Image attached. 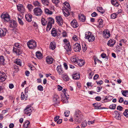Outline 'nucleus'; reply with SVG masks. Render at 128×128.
Returning a JSON list of instances; mask_svg holds the SVG:
<instances>
[{
    "mask_svg": "<svg viewBox=\"0 0 128 128\" xmlns=\"http://www.w3.org/2000/svg\"><path fill=\"white\" fill-rule=\"evenodd\" d=\"M4 59L3 56H0V65L4 64Z\"/></svg>",
    "mask_w": 128,
    "mask_h": 128,
    "instance_id": "nucleus-29",
    "label": "nucleus"
},
{
    "mask_svg": "<svg viewBox=\"0 0 128 128\" xmlns=\"http://www.w3.org/2000/svg\"><path fill=\"white\" fill-rule=\"evenodd\" d=\"M103 36L105 38H108L110 36V31L108 30H104L103 32Z\"/></svg>",
    "mask_w": 128,
    "mask_h": 128,
    "instance_id": "nucleus-13",
    "label": "nucleus"
},
{
    "mask_svg": "<svg viewBox=\"0 0 128 128\" xmlns=\"http://www.w3.org/2000/svg\"><path fill=\"white\" fill-rule=\"evenodd\" d=\"M6 30L5 28L3 29H0V36L1 37L4 36L6 35Z\"/></svg>",
    "mask_w": 128,
    "mask_h": 128,
    "instance_id": "nucleus-22",
    "label": "nucleus"
},
{
    "mask_svg": "<svg viewBox=\"0 0 128 128\" xmlns=\"http://www.w3.org/2000/svg\"><path fill=\"white\" fill-rule=\"evenodd\" d=\"M41 22L42 25L44 26H45L47 22L46 20L44 18L42 19Z\"/></svg>",
    "mask_w": 128,
    "mask_h": 128,
    "instance_id": "nucleus-40",
    "label": "nucleus"
},
{
    "mask_svg": "<svg viewBox=\"0 0 128 128\" xmlns=\"http://www.w3.org/2000/svg\"><path fill=\"white\" fill-rule=\"evenodd\" d=\"M117 15V14L116 13L112 14L111 15V18L112 19L115 18H116Z\"/></svg>",
    "mask_w": 128,
    "mask_h": 128,
    "instance_id": "nucleus-52",
    "label": "nucleus"
},
{
    "mask_svg": "<svg viewBox=\"0 0 128 128\" xmlns=\"http://www.w3.org/2000/svg\"><path fill=\"white\" fill-rule=\"evenodd\" d=\"M36 57L39 59L42 58V55L41 53L39 52H36Z\"/></svg>",
    "mask_w": 128,
    "mask_h": 128,
    "instance_id": "nucleus-33",
    "label": "nucleus"
},
{
    "mask_svg": "<svg viewBox=\"0 0 128 128\" xmlns=\"http://www.w3.org/2000/svg\"><path fill=\"white\" fill-rule=\"evenodd\" d=\"M71 24L72 27L74 28H76L78 26V23L75 20H74L71 22Z\"/></svg>",
    "mask_w": 128,
    "mask_h": 128,
    "instance_id": "nucleus-21",
    "label": "nucleus"
},
{
    "mask_svg": "<svg viewBox=\"0 0 128 128\" xmlns=\"http://www.w3.org/2000/svg\"><path fill=\"white\" fill-rule=\"evenodd\" d=\"M77 63L79 66H82L84 64V61L80 59L78 60V62H77Z\"/></svg>",
    "mask_w": 128,
    "mask_h": 128,
    "instance_id": "nucleus-37",
    "label": "nucleus"
},
{
    "mask_svg": "<svg viewBox=\"0 0 128 128\" xmlns=\"http://www.w3.org/2000/svg\"><path fill=\"white\" fill-rule=\"evenodd\" d=\"M72 77L74 80L79 79L80 78V74L78 73H76L72 75Z\"/></svg>",
    "mask_w": 128,
    "mask_h": 128,
    "instance_id": "nucleus-27",
    "label": "nucleus"
},
{
    "mask_svg": "<svg viewBox=\"0 0 128 128\" xmlns=\"http://www.w3.org/2000/svg\"><path fill=\"white\" fill-rule=\"evenodd\" d=\"M59 99V97L58 95H54L53 97V101L55 102V103H57L58 101V100Z\"/></svg>",
    "mask_w": 128,
    "mask_h": 128,
    "instance_id": "nucleus-30",
    "label": "nucleus"
},
{
    "mask_svg": "<svg viewBox=\"0 0 128 128\" xmlns=\"http://www.w3.org/2000/svg\"><path fill=\"white\" fill-rule=\"evenodd\" d=\"M93 106L95 108H96V109H102L106 108H104L100 107L101 106V104L100 103H96L93 104Z\"/></svg>",
    "mask_w": 128,
    "mask_h": 128,
    "instance_id": "nucleus-16",
    "label": "nucleus"
},
{
    "mask_svg": "<svg viewBox=\"0 0 128 128\" xmlns=\"http://www.w3.org/2000/svg\"><path fill=\"white\" fill-rule=\"evenodd\" d=\"M34 4L35 7H37L36 8H40V7H41L40 3L38 1L34 2Z\"/></svg>",
    "mask_w": 128,
    "mask_h": 128,
    "instance_id": "nucleus-28",
    "label": "nucleus"
},
{
    "mask_svg": "<svg viewBox=\"0 0 128 128\" xmlns=\"http://www.w3.org/2000/svg\"><path fill=\"white\" fill-rule=\"evenodd\" d=\"M111 4L115 6L118 7L119 5L117 0H111Z\"/></svg>",
    "mask_w": 128,
    "mask_h": 128,
    "instance_id": "nucleus-26",
    "label": "nucleus"
},
{
    "mask_svg": "<svg viewBox=\"0 0 128 128\" xmlns=\"http://www.w3.org/2000/svg\"><path fill=\"white\" fill-rule=\"evenodd\" d=\"M56 47V45L54 42H50V48L52 50H54Z\"/></svg>",
    "mask_w": 128,
    "mask_h": 128,
    "instance_id": "nucleus-25",
    "label": "nucleus"
},
{
    "mask_svg": "<svg viewBox=\"0 0 128 128\" xmlns=\"http://www.w3.org/2000/svg\"><path fill=\"white\" fill-rule=\"evenodd\" d=\"M85 36V38L87 39L90 42H93L95 38L94 36L89 32H86Z\"/></svg>",
    "mask_w": 128,
    "mask_h": 128,
    "instance_id": "nucleus-3",
    "label": "nucleus"
},
{
    "mask_svg": "<svg viewBox=\"0 0 128 128\" xmlns=\"http://www.w3.org/2000/svg\"><path fill=\"white\" fill-rule=\"evenodd\" d=\"M64 66V68L66 70L68 68V66L67 64L65 62H64L63 64Z\"/></svg>",
    "mask_w": 128,
    "mask_h": 128,
    "instance_id": "nucleus-61",
    "label": "nucleus"
},
{
    "mask_svg": "<svg viewBox=\"0 0 128 128\" xmlns=\"http://www.w3.org/2000/svg\"><path fill=\"white\" fill-rule=\"evenodd\" d=\"M87 125V122L86 120L84 121L82 123L81 126L82 127H84Z\"/></svg>",
    "mask_w": 128,
    "mask_h": 128,
    "instance_id": "nucleus-49",
    "label": "nucleus"
},
{
    "mask_svg": "<svg viewBox=\"0 0 128 128\" xmlns=\"http://www.w3.org/2000/svg\"><path fill=\"white\" fill-rule=\"evenodd\" d=\"M51 34L53 36L55 37L57 35V34L56 30H55V28H53Z\"/></svg>",
    "mask_w": 128,
    "mask_h": 128,
    "instance_id": "nucleus-31",
    "label": "nucleus"
},
{
    "mask_svg": "<svg viewBox=\"0 0 128 128\" xmlns=\"http://www.w3.org/2000/svg\"><path fill=\"white\" fill-rule=\"evenodd\" d=\"M95 99L97 101H100L101 100V98L100 96H97L95 98Z\"/></svg>",
    "mask_w": 128,
    "mask_h": 128,
    "instance_id": "nucleus-60",
    "label": "nucleus"
},
{
    "mask_svg": "<svg viewBox=\"0 0 128 128\" xmlns=\"http://www.w3.org/2000/svg\"><path fill=\"white\" fill-rule=\"evenodd\" d=\"M34 11L35 15L36 16H40L42 12L41 8H34Z\"/></svg>",
    "mask_w": 128,
    "mask_h": 128,
    "instance_id": "nucleus-12",
    "label": "nucleus"
},
{
    "mask_svg": "<svg viewBox=\"0 0 128 128\" xmlns=\"http://www.w3.org/2000/svg\"><path fill=\"white\" fill-rule=\"evenodd\" d=\"M32 108L31 106H28L24 110V114L30 116L31 114L30 113L32 112Z\"/></svg>",
    "mask_w": 128,
    "mask_h": 128,
    "instance_id": "nucleus-6",
    "label": "nucleus"
},
{
    "mask_svg": "<svg viewBox=\"0 0 128 128\" xmlns=\"http://www.w3.org/2000/svg\"><path fill=\"white\" fill-rule=\"evenodd\" d=\"M98 15L95 12H94L91 14V16L93 17H95Z\"/></svg>",
    "mask_w": 128,
    "mask_h": 128,
    "instance_id": "nucleus-62",
    "label": "nucleus"
},
{
    "mask_svg": "<svg viewBox=\"0 0 128 128\" xmlns=\"http://www.w3.org/2000/svg\"><path fill=\"white\" fill-rule=\"evenodd\" d=\"M32 15L30 14H28L26 15L25 16V18L26 20L28 22H30L32 21Z\"/></svg>",
    "mask_w": 128,
    "mask_h": 128,
    "instance_id": "nucleus-20",
    "label": "nucleus"
},
{
    "mask_svg": "<svg viewBox=\"0 0 128 128\" xmlns=\"http://www.w3.org/2000/svg\"><path fill=\"white\" fill-rule=\"evenodd\" d=\"M66 98H64L62 99V100L64 103H67L68 102V98L66 96Z\"/></svg>",
    "mask_w": 128,
    "mask_h": 128,
    "instance_id": "nucleus-46",
    "label": "nucleus"
},
{
    "mask_svg": "<svg viewBox=\"0 0 128 128\" xmlns=\"http://www.w3.org/2000/svg\"><path fill=\"white\" fill-rule=\"evenodd\" d=\"M17 9L19 12L22 13V15L23 16L25 12L24 8H17Z\"/></svg>",
    "mask_w": 128,
    "mask_h": 128,
    "instance_id": "nucleus-44",
    "label": "nucleus"
},
{
    "mask_svg": "<svg viewBox=\"0 0 128 128\" xmlns=\"http://www.w3.org/2000/svg\"><path fill=\"white\" fill-rule=\"evenodd\" d=\"M62 34L63 37H66L67 36V34H66V33L65 31H64L63 32H62Z\"/></svg>",
    "mask_w": 128,
    "mask_h": 128,
    "instance_id": "nucleus-63",
    "label": "nucleus"
},
{
    "mask_svg": "<svg viewBox=\"0 0 128 128\" xmlns=\"http://www.w3.org/2000/svg\"><path fill=\"white\" fill-rule=\"evenodd\" d=\"M122 107L120 106H118L117 108V110L120 111H122Z\"/></svg>",
    "mask_w": 128,
    "mask_h": 128,
    "instance_id": "nucleus-59",
    "label": "nucleus"
},
{
    "mask_svg": "<svg viewBox=\"0 0 128 128\" xmlns=\"http://www.w3.org/2000/svg\"><path fill=\"white\" fill-rule=\"evenodd\" d=\"M115 112H116V113H117L118 114H116L115 118L117 119L120 120V114L118 113V111H116Z\"/></svg>",
    "mask_w": 128,
    "mask_h": 128,
    "instance_id": "nucleus-47",
    "label": "nucleus"
},
{
    "mask_svg": "<svg viewBox=\"0 0 128 128\" xmlns=\"http://www.w3.org/2000/svg\"><path fill=\"white\" fill-rule=\"evenodd\" d=\"M13 50L14 52L16 53L18 55L22 54V49H19L17 48L14 47Z\"/></svg>",
    "mask_w": 128,
    "mask_h": 128,
    "instance_id": "nucleus-14",
    "label": "nucleus"
},
{
    "mask_svg": "<svg viewBox=\"0 0 128 128\" xmlns=\"http://www.w3.org/2000/svg\"><path fill=\"white\" fill-rule=\"evenodd\" d=\"M82 115L81 112L78 110L76 111L74 114V120L76 122H80L82 119Z\"/></svg>",
    "mask_w": 128,
    "mask_h": 128,
    "instance_id": "nucleus-1",
    "label": "nucleus"
},
{
    "mask_svg": "<svg viewBox=\"0 0 128 128\" xmlns=\"http://www.w3.org/2000/svg\"><path fill=\"white\" fill-rule=\"evenodd\" d=\"M96 82L97 84L100 86L101 84H102L103 83V82L102 80H100L98 82L96 81Z\"/></svg>",
    "mask_w": 128,
    "mask_h": 128,
    "instance_id": "nucleus-58",
    "label": "nucleus"
},
{
    "mask_svg": "<svg viewBox=\"0 0 128 128\" xmlns=\"http://www.w3.org/2000/svg\"><path fill=\"white\" fill-rule=\"evenodd\" d=\"M56 22L60 26H62L63 24L64 20L61 16H57L56 17Z\"/></svg>",
    "mask_w": 128,
    "mask_h": 128,
    "instance_id": "nucleus-8",
    "label": "nucleus"
},
{
    "mask_svg": "<svg viewBox=\"0 0 128 128\" xmlns=\"http://www.w3.org/2000/svg\"><path fill=\"white\" fill-rule=\"evenodd\" d=\"M53 59L51 56H48L46 58V61L48 64H50L53 62Z\"/></svg>",
    "mask_w": 128,
    "mask_h": 128,
    "instance_id": "nucleus-15",
    "label": "nucleus"
},
{
    "mask_svg": "<svg viewBox=\"0 0 128 128\" xmlns=\"http://www.w3.org/2000/svg\"><path fill=\"white\" fill-rule=\"evenodd\" d=\"M62 12L66 16H68L70 14L69 11L67 8H64L62 10Z\"/></svg>",
    "mask_w": 128,
    "mask_h": 128,
    "instance_id": "nucleus-23",
    "label": "nucleus"
},
{
    "mask_svg": "<svg viewBox=\"0 0 128 128\" xmlns=\"http://www.w3.org/2000/svg\"><path fill=\"white\" fill-rule=\"evenodd\" d=\"M1 17L4 22H8L10 20V16L7 13H3Z\"/></svg>",
    "mask_w": 128,
    "mask_h": 128,
    "instance_id": "nucleus-5",
    "label": "nucleus"
},
{
    "mask_svg": "<svg viewBox=\"0 0 128 128\" xmlns=\"http://www.w3.org/2000/svg\"><path fill=\"white\" fill-rule=\"evenodd\" d=\"M63 6H64V8H70V5L68 3L66 2H65L63 4Z\"/></svg>",
    "mask_w": 128,
    "mask_h": 128,
    "instance_id": "nucleus-36",
    "label": "nucleus"
},
{
    "mask_svg": "<svg viewBox=\"0 0 128 128\" xmlns=\"http://www.w3.org/2000/svg\"><path fill=\"white\" fill-rule=\"evenodd\" d=\"M113 98V97L112 96H106L105 97L104 100H110L109 99H108L109 98Z\"/></svg>",
    "mask_w": 128,
    "mask_h": 128,
    "instance_id": "nucleus-56",
    "label": "nucleus"
},
{
    "mask_svg": "<svg viewBox=\"0 0 128 128\" xmlns=\"http://www.w3.org/2000/svg\"><path fill=\"white\" fill-rule=\"evenodd\" d=\"M42 3L45 6H47L49 4L48 0H42Z\"/></svg>",
    "mask_w": 128,
    "mask_h": 128,
    "instance_id": "nucleus-32",
    "label": "nucleus"
},
{
    "mask_svg": "<svg viewBox=\"0 0 128 128\" xmlns=\"http://www.w3.org/2000/svg\"><path fill=\"white\" fill-rule=\"evenodd\" d=\"M78 19L80 21L84 22L86 20V18L85 16L82 14H80L78 15Z\"/></svg>",
    "mask_w": 128,
    "mask_h": 128,
    "instance_id": "nucleus-17",
    "label": "nucleus"
},
{
    "mask_svg": "<svg viewBox=\"0 0 128 128\" xmlns=\"http://www.w3.org/2000/svg\"><path fill=\"white\" fill-rule=\"evenodd\" d=\"M6 78V76L5 74L3 72H0V82L5 81Z\"/></svg>",
    "mask_w": 128,
    "mask_h": 128,
    "instance_id": "nucleus-11",
    "label": "nucleus"
},
{
    "mask_svg": "<svg viewBox=\"0 0 128 128\" xmlns=\"http://www.w3.org/2000/svg\"><path fill=\"white\" fill-rule=\"evenodd\" d=\"M116 43V41L115 40L113 39H110L108 41L107 44L110 47L113 46Z\"/></svg>",
    "mask_w": 128,
    "mask_h": 128,
    "instance_id": "nucleus-19",
    "label": "nucleus"
},
{
    "mask_svg": "<svg viewBox=\"0 0 128 128\" xmlns=\"http://www.w3.org/2000/svg\"><path fill=\"white\" fill-rule=\"evenodd\" d=\"M116 104H113L110 106L109 108L110 109L114 110L116 108Z\"/></svg>",
    "mask_w": 128,
    "mask_h": 128,
    "instance_id": "nucleus-53",
    "label": "nucleus"
},
{
    "mask_svg": "<svg viewBox=\"0 0 128 128\" xmlns=\"http://www.w3.org/2000/svg\"><path fill=\"white\" fill-rule=\"evenodd\" d=\"M82 48L83 52H85L87 49V48L85 44H82Z\"/></svg>",
    "mask_w": 128,
    "mask_h": 128,
    "instance_id": "nucleus-48",
    "label": "nucleus"
},
{
    "mask_svg": "<svg viewBox=\"0 0 128 128\" xmlns=\"http://www.w3.org/2000/svg\"><path fill=\"white\" fill-rule=\"evenodd\" d=\"M128 109H126L123 113L124 115L126 117H128Z\"/></svg>",
    "mask_w": 128,
    "mask_h": 128,
    "instance_id": "nucleus-50",
    "label": "nucleus"
},
{
    "mask_svg": "<svg viewBox=\"0 0 128 128\" xmlns=\"http://www.w3.org/2000/svg\"><path fill=\"white\" fill-rule=\"evenodd\" d=\"M78 37H77L75 35H74L72 38V39L75 41H77L78 40Z\"/></svg>",
    "mask_w": 128,
    "mask_h": 128,
    "instance_id": "nucleus-57",
    "label": "nucleus"
},
{
    "mask_svg": "<svg viewBox=\"0 0 128 128\" xmlns=\"http://www.w3.org/2000/svg\"><path fill=\"white\" fill-rule=\"evenodd\" d=\"M58 72L60 75L62 74L64 72V71L61 66H58L56 68Z\"/></svg>",
    "mask_w": 128,
    "mask_h": 128,
    "instance_id": "nucleus-18",
    "label": "nucleus"
},
{
    "mask_svg": "<svg viewBox=\"0 0 128 128\" xmlns=\"http://www.w3.org/2000/svg\"><path fill=\"white\" fill-rule=\"evenodd\" d=\"M110 100H104V98L103 99L102 98V101H101V102L103 103H104L106 102H110Z\"/></svg>",
    "mask_w": 128,
    "mask_h": 128,
    "instance_id": "nucleus-55",
    "label": "nucleus"
},
{
    "mask_svg": "<svg viewBox=\"0 0 128 128\" xmlns=\"http://www.w3.org/2000/svg\"><path fill=\"white\" fill-rule=\"evenodd\" d=\"M70 111L68 110H66L64 112L65 116L66 117L68 116L70 114Z\"/></svg>",
    "mask_w": 128,
    "mask_h": 128,
    "instance_id": "nucleus-54",
    "label": "nucleus"
},
{
    "mask_svg": "<svg viewBox=\"0 0 128 128\" xmlns=\"http://www.w3.org/2000/svg\"><path fill=\"white\" fill-rule=\"evenodd\" d=\"M48 20L46 28L47 31H49L50 30L52 27V24H53L54 22V19L52 18H49Z\"/></svg>",
    "mask_w": 128,
    "mask_h": 128,
    "instance_id": "nucleus-4",
    "label": "nucleus"
},
{
    "mask_svg": "<svg viewBox=\"0 0 128 128\" xmlns=\"http://www.w3.org/2000/svg\"><path fill=\"white\" fill-rule=\"evenodd\" d=\"M9 26L10 28H15L17 26L16 22L14 20H12L9 21Z\"/></svg>",
    "mask_w": 128,
    "mask_h": 128,
    "instance_id": "nucleus-7",
    "label": "nucleus"
},
{
    "mask_svg": "<svg viewBox=\"0 0 128 128\" xmlns=\"http://www.w3.org/2000/svg\"><path fill=\"white\" fill-rule=\"evenodd\" d=\"M62 78L63 80L65 81H67L69 79L68 76L66 75H64L63 77Z\"/></svg>",
    "mask_w": 128,
    "mask_h": 128,
    "instance_id": "nucleus-43",
    "label": "nucleus"
},
{
    "mask_svg": "<svg viewBox=\"0 0 128 128\" xmlns=\"http://www.w3.org/2000/svg\"><path fill=\"white\" fill-rule=\"evenodd\" d=\"M64 48L66 50V53L68 55H70L71 53L70 52L71 51V48L69 44H66Z\"/></svg>",
    "mask_w": 128,
    "mask_h": 128,
    "instance_id": "nucleus-10",
    "label": "nucleus"
},
{
    "mask_svg": "<svg viewBox=\"0 0 128 128\" xmlns=\"http://www.w3.org/2000/svg\"><path fill=\"white\" fill-rule=\"evenodd\" d=\"M97 10L102 14H104L105 12V10L103 9V8H98Z\"/></svg>",
    "mask_w": 128,
    "mask_h": 128,
    "instance_id": "nucleus-42",
    "label": "nucleus"
},
{
    "mask_svg": "<svg viewBox=\"0 0 128 128\" xmlns=\"http://www.w3.org/2000/svg\"><path fill=\"white\" fill-rule=\"evenodd\" d=\"M27 45L29 48L30 49H34L37 46L36 42L32 40L28 42Z\"/></svg>",
    "mask_w": 128,
    "mask_h": 128,
    "instance_id": "nucleus-2",
    "label": "nucleus"
},
{
    "mask_svg": "<svg viewBox=\"0 0 128 128\" xmlns=\"http://www.w3.org/2000/svg\"><path fill=\"white\" fill-rule=\"evenodd\" d=\"M103 20L102 19H100L98 20V23L100 26V27L102 26Z\"/></svg>",
    "mask_w": 128,
    "mask_h": 128,
    "instance_id": "nucleus-41",
    "label": "nucleus"
},
{
    "mask_svg": "<svg viewBox=\"0 0 128 128\" xmlns=\"http://www.w3.org/2000/svg\"><path fill=\"white\" fill-rule=\"evenodd\" d=\"M38 90L40 91H42L43 90V88L42 86L40 85L38 86L37 87Z\"/></svg>",
    "mask_w": 128,
    "mask_h": 128,
    "instance_id": "nucleus-51",
    "label": "nucleus"
},
{
    "mask_svg": "<svg viewBox=\"0 0 128 128\" xmlns=\"http://www.w3.org/2000/svg\"><path fill=\"white\" fill-rule=\"evenodd\" d=\"M30 123V122L28 120L26 121L24 126V128H29L28 126Z\"/></svg>",
    "mask_w": 128,
    "mask_h": 128,
    "instance_id": "nucleus-39",
    "label": "nucleus"
},
{
    "mask_svg": "<svg viewBox=\"0 0 128 128\" xmlns=\"http://www.w3.org/2000/svg\"><path fill=\"white\" fill-rule=\"evenodd\" d=\"M21 97L22 100H24V99L25 96L23 92L21 93Z\"/></svg>",
    "mask_w": 128,
    "mask_h": 128,
    "instance_id": "nucleus-64",
    "label": "nucleus"
},
{
    "mask_svg": "<svg viewBox=\"0 0 128 128\" xmlns=\"http://www.w3.org/2000/svg\"><path fill=\"white\" fill-rule=\"evenodd\" d=\"M122 94L124 96L128 97V90H122Z\"/></svg>",
    "mask_w": 128,
    "mask_h": 128,
    "instance_id": "nucleus-34",
    "label": "nucleus"
},
{
    "mask_svg": "<svg viewBox=\"0 0 128 128\" xmlns=\"http://www.w3.org/2000/svg\"><path fill=\"white\" fill-rule=\"evenodd\" d=\"M14 63L20 66H21V62L20 60L19 59L17 58L14 60Z\"/></svg>",
    "mask_w": 128,
    "mask_h": 128,
    "instance_id": "nucleus-35",
    "label": "nucleus"
},
{
    "mask_svg": "<svg viewBox=\"0 0 128 128\" xmlns=\"http://www.w3.org/2000/svg\"><path fill=\"white\" fill-rule=\"evenodd\" d=\"M23 18L22 15H19L18 17V19L19 23L21 25H23L24 23L22 20V19Z\"/></svg>",
    "mask_w": 128,
    "mask_h": 128,
    "instance_id": "nucleus-24",
    "label": "nucleus"
},
{
    "mask_svg": "<svg viewBox=\"0 0 128 128\" xmlns=\"http://www.w3.org/2000/svg\"><path fill=\"white\" fill-rule=\"evenodd\" d=\"M74 50L76 52H80L81 49L80 44L78 43H76L73 46Z\"/></svg>",
    "mask_w": 128,
    "mask_h": 128,
    "instance_id": "nucleus-9",
    "label": "nucleus"
},
{
    "mask_svg": "<svg viewBox=\"0 0 128 128\" xmlns=\"http://www.w3.org/2000/svg\"><path fill=\"white\" fill-rule=\"evenodd\" d=\"M15 46L18 48L22 49L21 44L19 43H16L15 44Z\"/></svg>",
    "mask_w": 128,
    "mask_h": 128,
    "instance_id": "nucleus-45",
    "label": "nucleus"
},
{
    "mask_svg": "<svg viewBox=\"0 0 128 128\" xmlns=\"http://www.w3.org/2000/svg\"><path fill=\"white\" fill-rule=\"evenodd\" d=\"M45 12L46 14H52L53 13L52 11H51L48 8H46Z\"/></svg>",
    "mask_w": 128,
    "mask_h": 128,
    "instance_id": "nucleus-38",
    "label": "nucleus"
}]
</instances>
